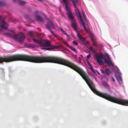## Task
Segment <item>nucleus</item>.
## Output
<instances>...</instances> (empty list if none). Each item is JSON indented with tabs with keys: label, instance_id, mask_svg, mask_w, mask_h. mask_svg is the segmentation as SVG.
Wrapping results in <instances>:
<instances>
[{
	"label": "nucleus",
	"instance_id": "31",
	"mask_svg": "<svg viewBox=\"0 0 128 128\" xmlns=\"http://www.w3.org/2000/svg\"><path fill=\"white\" fill-rule=\"evenodd\" d=\"M84 30H85L86 32H90V30L89 29H87L86 28V29H84Z\"/></svg>",
	"mask_w": 128,
	"mask_h": 128
},
{
	"label": "nucleus",
	"instance_id": "17",
	"mask_svg": "<svg viewBox=\"0 0 128 128\" xmlns=\"http://www.w3.org/2000/svg\"><path fill=\"white\" fill-rule=\"evenodd\" d=\"M54 36L55 37H56L58 40H63L62 38L60 36H57L56 34V36Z\"/></svg>",
	"mask_w": 128,
	"mask_h": 128
},
{
	"label": "nucleus",
	"instance_id": "8",
	"mask_svg": "<svg viewBox=\"0 0 128 128\" xmlns=\"http://www.w3.org/2000/svg\"><path fill=\"white\" fill-rule=\"evenodd\" d=\"M74 7L75 8L74 10L76 15L77 16H78V18L79 19L82 18L81 16L80 15L79 9L76 7V6H75Z\"/></svg>",
	"mask_w": 128,
	"mask_h": 128
},
{
	"label": "nucleus",
	"instance_id": "40",
	"mask_svg": "<svg viewBox=\"0 0 128 128\" xmlns=\"http://www.w3.org/2000/svg\"><path fill=\"white\" fill-rule=\"evenodd\" d=\"M36 12H37V13H38V11H36Z\"/></svg>",
	"mask_w": 128,
	"mask_h": 128
},
{
	"label": "nucleus",
	"instance_id": "11",
	"mask_svg": "<svg viewBox=\"0 0 128 128\" xmlns=\"http://www.w3.org/2000/svg\"><path fill=\"white\" fill-rule=\"evenodd\" d=\"M71 25L73 28L75 30H77V24L76 22V21L75 20H72Z\"/></svg>",
	"mask_w": 128,
	"mask_h": 128
},
{
	"label": "nucleus",
	"instance_id": "6",
	"mask_svg": "<svg viewBox=\"0 0 128 128\" xmlns=\"http://www.w3.org/2000/svg\"><path fill=\"white\" fill-rule=\"evenodd\" d=\"M77 36L80 41H82L83 44L85 46H87L89 45V43L88 41H85V39L78 32H77Z\"/></svg>",
	"mask_w": 128,
	"mask_h": 128
},
{
	"label": "nucleus",
	"instance_id": "23",
	"mask_svg": "<svg viewBox=\"0 0 128 128\" xmlns=\"http://www.w3.org/2000/svg\"><path fill=\"white\" fill-rule=\"evenodd\" d=\"M82 14L84 18V20H85L86 21V15H85V13L84 12H82Z\"/></svg>",
	"mask_w": 128,
	"mask_h": 128
},
{
	"label": "nucleus",
	"instance_id": "26",
	"mask_svg": "<svg viewBox=\"0 0 128 128\" xmlns=\"http://www.w3.org/2000/svg\"><path fill=\"white\" fill-rule=\"evenodd\" d=\"M63 2L65 4H66L68 2V0H62Z\"/></svg>",
	"mask_w": 128,
	"mask_h": 128
},
{
	"label": "nucleus",
	"instance_id": "37",
	"mask_svg": "<svg viewBox=\"0 0 128 128\" xmlns=\"http://www.w3.org/2000/svg\"><path fill=\"white\" fill-rule=\"evenodd\" d=\"M37 0L39 1L40 2H42V0Z\"/></svg>",
	"mask_w": 128,
	"mask_h": 128
},
{
	"label": "nucleus",
	"instance_id": "39",
	"mask_svg": "<svg viewBox=\"0 0 128 128\" xmlns=\"http://www.w3.org/2000/svg\"><path fill=\"white\" fill-rule=\"evenodd\" d=\"M13 1L14 2H16V0H13Z\"/></svg>",
	"mask_w": 128,
	"mask_h": 128
},
{
	"label": "nucleus",
	"instance_id": "12",
	"mask_svg": "<svg viewBox=\"0 0 128 128\" xmlns=\"http://www.w3.org/2000/svg\"><path fill=\"white\" fill-rule=\"evenodd\" d=\"M28 34L29 36L32 38V40H33V38L36 37H38V36L40 37V36L38 35L37 36H34L32 34V32L30 31L28 32Z\"/></svg>",
	"mask_w": 128,
	"mask_h": 128
},
{
	"label": "nucleus",
	"instance_id": "19",
	"mask_svg": "<svg viewBox=\"0 0 128 128\" xmlns=\"http://www.w3.org/2000/svg\"><path fill=\"white\" fill-rule=\"evenodd\" d=\"M69 48H70L71 50L74 51V52L76 53L77 52V51L76 49L73 47L72 46H70Z\"/></svg>",
	"mask_w": 128,
	"mask_h": 128
},
{
	"label": "nucleus",
	"instance_id": "5",
	"mask_svg": "<svg viewBox=\"0 0 128 128\" xmlns=\"http://www.w3.org/2000/svg\"><path fill=\"white\" fill-rule=\"evenodd\" d=\"M66 10L67 12V14L69 18L72 20H74V17L72 14L71 10L68 6V3L65 4Z\"/></svg>",
	"mask_w": 128,
	"mask_h": 128
},
{
	"label": "nucleus",
	"instance_id": "34",
	"mask_svg": "<svg viewBox=\"0 0 128 128\" xmlns=\"http://www.w3.org/2000/svg\"><path fill=\"white\" fill-rule=\"evenodd\" d=\"M112 81L114 82L115 81V80L112 77Z\"/></svg>",
	"mask_w": 128,
	"mask_h": 128
},
{
	"label": "nucleus",
	"instance_id": "2",
	"mask_svg": "<svg viewBox=\"0 0 128 128\" xmlns=\"http://www.w3.org/2000/svg\"><path fill=\"white\" fill-rule=\"evenodd\" d=\"M94 58L100 65L103 64L102 60L104 59L105 64H108V66H114V65L112 62L111 59L107 54L104 55L102 53L100 52L99 54H96L94 56Z\"/></svg>",
	"mask_w": 128,
	"mask_h": 128
},
{
	"label": "nucleus",
	"instance_id": "29",
	"mask_svg": "<svg viewBox=\"0 0 128 128\" xmlns=\"http://www.w3.org/2000/svg\"><path fill=\"white\" fill-rule=\"evenodd\" d=\"M72 43L73 44H74L76 46H77L78 45V43L75 41H73Z\"/></svg>",
	"mask_w": 128,
	"mask_h": 128
},
{
	"label": "nucleus",
	"instance_id": "4",
	"mask_svg": "<svg viewBox=\"0 0 128 128\" xmlns=\"http://www.w3.org/2000/svg\"><path fill=\"white\" fill-rule=\"evenodd\" d=\"M8 24L0 16V26L2 29H0V32L2 31V29H6L8 26Z\"/></svg>",
	"mask_w": 128,
	"mask_h": 128
},
{
	"label": "nucleus",
	"instance_id": "27",
	"mask_svg": "<svg viewBox=\"0 0 128 128\" xmlns=\"http://www.w3.org/2000/svg\"><path fill=\"white\" fill-rule=\"evenodd\" d=\"M63 42L64 44L66 45V46H68V47L69 48L70 47V46L68 45V44L67 43H66V42H65L64 41Z\"/></svg>",
	"mask_w": 128,
	"mask_h": 128
},
{
	"label": "nucleus",
	"instance_id": "1",
	"mask_svg": "<svg viewBox=\"0 0 128 128\" xmlns=\"http://www.w3.org/2000/svg\"><path fill=\"white\" fill-rule=\"evenodd\" d=\"M33 41L39 44L40 46L46 47L50 46L48 48H43L42 49L46 50H54L56 48L57 49L61 50L63 48V47L61 46H54L50 45L49 42L48 40L42 39L40 37L38 36L33 38Z\"/></svg>",
	"mask_w": 128,
	"mask_h": 128
},
{
	"label": "nucleus",
	"instance_id": "18",
	"mask_svg": "<svg viewBox=\"0 0 128 128\" xmlns=\"http://www.w3.org/2000/svg\"><path fill=\"white\" fill-rule=\"evenodd\" d=\"M72 2L74 6L75 7V6H76V5L78 3V0H72Z\"/></svg>",
	"mask_w": 128,
	"mask_h": 128
},
{
	"label": "nucleus",
	"instance_id": "13",
	"mask_svg": "<svg viewBox=\"0 0 128 128\" xmlns=\"http://www.w3.org/2000/svg\"><path fill=\"white\" fill-rule=\"evenodd\" d=\"M36 18L39 20L40 22H44V20L41 17L38 15H36Z\"/></svg>",
	"mask_w": 128,
	"mask_h": 128
},
{
	"label": "nucleus",
	"instance_id": "32",
	"mask_svg": "<svg viewBox=\"0 0 128 128\" xmlns=\"http://www.w3.org/2000/svg\"><path fill=\"white\" fill-rule=\"evenodd\" d=\"M4 4V3L0 1V6L3 5Z\"/></svg>",
	"mask_w": 128,
	"mask_h": 128
},
{
	"label": "nucleus",
	"instance_id": "35",
	"mask_svg": "<svg viewBox=\"0 0 128 128\" xmlns=\"http://www.w3.org/2000/svg\"><path fill=\"white\" fill-rule=\"evenodd\" d=\"M91 70L94 73H95V71H94V70L93 69H92Z\"/></svg>",
	"mask_w": 128,
	"mask_h": 128
},
{
	"label": "nucleus",
	"instance_id": "14",
	"mask_svg": "<svg viewBox=\"0 0 128 128\" xmlns=\"http://www.w3.org/2000/svg\"><path fill=\"white\" fill-rule=\"evenodd\" d=\"M79 19L80 22V24H82V25L83 27V28H84V30L86 29V26H85V24L84 22H83V21L82 20V18H81Z\"/></svg>",
	"mask_w": 128,
	"mask_h": 128
},
{
	"label": "nucleus",
	"instance_id": "9",
	"mask_svg": "<svg viewBox=\"0 0 128 128\" xmlns=\"http://www.w3.org/2000/svg\"><path fill=\"white\" fill-rule=\"evenodd\" d=\"M116 76L118 82L120 83L122 82V79L120 74L118 72L115 74Z\"/></svg>",
	"mask_w": 128,
	"mask_h": 128
},
{
	"label": "nucleus",
	"instance_id": "25",
	"mask_svg": "<svg viewBox=\"0 0 128 128\" xmlns=\"http://www.w3.org/2000/svg\"><path fill=\"white\" fill-rule=\"evenodd\" d=\"M50 31L51 32L54 36H56V34L54 33V32L52 30H51L50 29L48 30Z\"/></svg>",
	"mask_w": 128,
	"mask_h": 128
},
{
	"label": "nucleus",
	"instance_id": "22",
	"mask_svg": "<svg viewBox=\"0 0 128 128\" xmlns=\"http://www.w3.org/2000/svg\"><path fill=\"white\" fill-rule=\"evenodd\" d=\"M19 3L21 5H23L25 3V2L22 0H20L19 1Z\"/></svg>",
	"mask_w": 128,
	"mask_h": 128
},
{
	"label": "nucleus",
	"instance_id": "3",
	"mask_svg": "<svg viewBox=\"0 0 128 128\" xmlns=\"http://www.w3.org/2000/svg\"><path fill=\"white\" fill-rule=\"evenodd\" d=\"M5 34L9 36L13 39L18 41L20 44L23 42L25 38L24 34L22 33L18 35L14 34L13 31H12L10 33H5Z\"/></svg>",
	"mask_w": 128,
	"mask_h": 128
},
{
	"label": "nucleus",
	"instance_id": "30",
	"mask_svg": "<svg viewBox=\"0 0 128 128\" xmlns=\"http://www.w3.org/2000/svg\"><path fill=\"white\" fill-rule=\"evenodd\" d=\"M91 40L92 42H94V41H95V40L94 39V38L93 36H92L91 37Z\"/></svg>",
	"mask_w": 128,
	"mask_h": 128
},
{
	"label": "nucleus",
	"instance_id": "38",
	"mask_svg": "<svg viewBox=\"0 0 128 128\" xmlns=\"http://www.w3.org/2000/svg\"><path fill=\"white\" fill-rule=\"evenodd\" d=\"M80 56L82 57V54H81V55H80Z\"/></svg>",
	"mask_w": 128,
	"mask_h": 128
},
{
	"label": "nucleus",
	"instance_id": "15",
	"mask_svg": "<svg viewBox=\"0 0 128 128\" xmlns=\"http://www.w3.org/2000/svg\"><path fill=\"white\" fill-rule=\"evenodd\" d=\"M102 84L104 87H106L108 88H109V85L105 81L102 82Z\"/></svg>",
	"mask_w": 128,
	"mask_h": 128
},
{
	"label": "nucleus",
	"instance_id": "36",
	"mask_svg": "<svg viewBox=\"0 0 128 128\" xmlns=\"http://www.w3.org/2000/svg\"><path fill=\"white\" fill-rule=\"evenodd\" d=\"M90 69L91 70L92 69H93V67L92 66H90Z\"/></svg>",
	"mask_w": 128,
	"mask_h": 128
},
{
	"label": "nucleus",
	"instance_id": "21",
	"mask_svg": "<svg viewBox=\"0 0 128 128\" xmlns=\"http://www.w3.org/2000/svg\"><path fill=\"white\" fill-rule=\"evenodd\" d=\"M92 45L94 46L95 47H98V46L97 45V44L95 41H94V42H92Z\"/></svg>",
	"mask_w": 128,
	"mask_h": 128
},
{
	"label": "nucleus",
	"instance_id": "24",
	"mask_svg": "<svg viewBox=\"0 0 128 128\" xmlns=\"http://www.w3.org/2000/svg\"><path fill=\"white\" fill-rule=\"evenodd\" d=\"M63 32V33L66 36H67L68 37V35L62 29H60Z\"/></svg>",
	"mask_w": 128,
	"mask_h": 128
},
{
	"label": "nucleus",
	"instance_id": "16",
	"mask_svg": "<svg viewBox=\"0 0 128 128\" xmlns=\"http://www.w3.org/2000/svg\"><path fill=\"white\" fill-rule=\"evenodd\" d=\"M27 47H31L32 48H34L36 47V46L34 44H29L26 46Z\"/></svg>",
	"mask_w": 128,
	"mask_h": 128
},
{
	"label": "nucleus",
	"instance_id": "20",
	"mask_svg": "<svg viewBox=\"0 0 128 128\" xmlns=\"http://www.w3.org/2000/svg\"><path fill=\"white\" fill-rule=\"evenodd\" d=\"M88 48L92 52H95V50H94L92 46H90L89 48Z\"/></svg>",
	"mask_w": 128,
	"mask_h": 128
},
{
	"label": "nucleus",
	"instance_id": "33",
	"mask_svg": "<svg viewBox=\"0 0 128 128\" xmlns=\"http://www.w3.org/2000/svg\"><path fill=\"white\" fill-rule=\"evenodd\" d=\"M87 62H88V65L90 66L91 65L90 64V63H89V62L88 61V60H87Z\"/></svg>",
	"mask_w": 128,
	"mask_h": 128
},
{
	"label": "nucleus",
	"instance_id": "28",
	"mask_svg": "<svg viewBox=\"0 0 128 128\" xmlns=\"http://www.w3.org/2000/svg\"><path fill=\"white\" fill-rule=\"evenodd\" d=\"M90 56L91 54H90L87 56V60H88L90 58Z\"/></svg>",
	"mask_w": 128,
	"mask_h": 128
},
{
	"label": "nucleus",
	"instance_id": "10",
	"mask_svg": "<svg viewBox=\"0 0 128 128\" xmlns=\"http://www.w3.org/2000/svg\"><path fill=\"white\" fill-rule=\"evenodd\" d=\"M100 70L104 75H108L112 73L111 71L110 70H103L102 69H100Z\"/></svg>",
	"mask_w": 128,
	"mask_h": 128
},
{
	"label": "nucleus",
	"instance_id": "7",
	"mask_svg": "<svg viewBox=\"0 0 128 128\" xmlns=\"http://www.w3.org/2000/svg\"><path fill=\"white\" fill-rule=\"evenodd\" d=\"M47 20L48 21V23L45 25L46 27L48 29H50V28H53L54 25L53 23L50 20L48 19L47 18Z\"/></svg>",
	"mask_w": 128,
	"mask_h": 128
}]
</instances>
